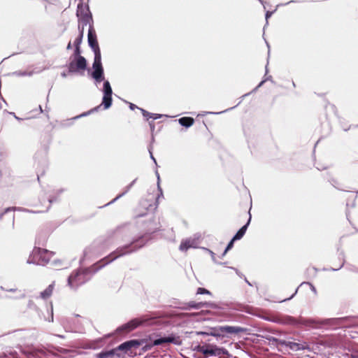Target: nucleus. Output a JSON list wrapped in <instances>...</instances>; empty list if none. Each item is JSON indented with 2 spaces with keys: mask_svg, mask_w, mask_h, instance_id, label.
Returning a JSON list of instances; mask_svg holds the SVG:
<instances>
[{
  "mask_svg": "<svg viewBox=\"0 0 358 358\" xmlns=\"http://www.w3.org/2000/svg\"><path fill=\"white\" fill-rule=\"evenodd\" d=\"M148 238L145 234L138 238H134L129 243L119 247L115 252L102 259L92 266L84 270L79 269L73 271L68 278V285L72 289L78 288L80 285L89 280L93 273L106 265L120 257L131 254L141 248L145 244Z\"/></svg>",
  "mask_w": 358,
  "mask_h": 358,
  "instance_id": "1",
  "label": "nucleus"
},
{
  "mask_svg": "<svg viewBox=\"0 0 358 358\" xmlns=\"http://www.w3.org/2000/svg\"><path fill=\"white\" fill-rule=\"evenodd\" d=\"M87 41L89 46L91 48L94 55V62L92 64V72L91 76L92 78L94 80V83L96 85L101 83L102 81H104L102 90L103 96L101 105L96 106L89 111L80 114V115L76 116L73 117L75 120L81 117L87 116L92 113L97 112L101 108V105L103 106L104 109L109 108L112 105L113 90L109 81L105 80L104 71L101 63V50L97 41L96 34L93 26H90L88 29Z\"/></svg>",
  "mask_w": 358,
  "mask_h": 358,
  "instance_id": "2",
  "label": "nucleus"
},
{
  "mask_svg": "<svg viewBox=\"0 0 358 358\" xmlns=\"http://www.w3.org/2000/svg\"><path fill=\"white\" fill-rule=\"evenodd\" d=\"M53 255L54 252L51 251L35 247L27 259V263L45 266Z\"/></svg>",
  "mask_w": 358,
  "mask_h": 358,
  "instance_id": "3",
  "label": "nucleus"
},
{
  "mask_svg": "<svg viewBox=\"0 0 358 358\" xmlns=\"http://www.w3.org/2000/svg\"><path fill=\"white\" fill-rule=\"evenodd\" d=\"M87 67V61L84 57H79L78 58H71V61L68 64L69 73H76L80 70L84 71Z\"/></svg>",
  "mask_w": 358,
  "mask_h": 358,
  "instance_id": "4",
  "label": "nucleus"
},
{
  "mask_svg": "<svg viewBox=\"0 0 358 358\" xmlns=\"http://www.w3.org/2000/svg\"><path fill=\"white\" fill-rule=\"evenodd\" d=\"M338 319L331 318V319H325L323 320H316L314 319H308L305 320L303 318H301V326L304 325L306 327H317L320 325H329V324H334L336 321Z\"/></svg>",
  "mask_w": 358,
  "mask_h": 358,
  "instance_id": "5",
  "label": "nucleus"
},
{
  "mask_svg": "<svg viewBox=\"0 0 358 358\" xmlns=\"http://www.w3.org/2000/svg\"><path fill=\"white\" fill-rule=\"evenodd\" d=\"M173 343L175 345H180L181 341L178 336H175L173 335H170L166 337H162L153 341L152 343L149 345L145 346V350L150 349L151 347L154 345H160L163 343Z\"/></svg>",
  "mask_w": 358,
  "mask_h": 358,
  "instance_id": "6",
  "label": "nucleus"
},
{
  "mask_svg": "<svg viewBox=\"0 0 358 358\" xmlns=\"http://www.w3.org/2000/svg\"><path fill=\"white\" fill-rule=\"evenodd\" d=\"M219 347L213 345H199L195 348V350L202 353L206 358L210 357H216L217 355H219L217 352V349Z\"/></svg>",
  "mask_w": 358,
  "mask_h": 358,
  "instance_id": "7",
  "label": "nucleus"
},
{
  "mask_svg": "<svg viewBox=\"0 0 358 358\" xmlns=\"http://www.w3.org/2000/svg\"><path fill=\"white\" fill-rule=\"evenodd\" d=\"M145 321L143 320L135 318L134 320H131L129 322L122 325L121 327H118L117 329V331L120 332V333L122 331L129 332V331L135 329L136 328H137L138 326L142 324Z\"/></svg>",
  "mask_w": 358,
  "mask_h": 358,
  "instance_id": "8",
  "label": "nucleus"
},
{
  "mask_svg": "<svg viewBox=\"0 0 358 358\" xmlns=\"http://www.w3.org/2000/svg\"><path fill=\"white\" fill-rule=\"evenodd\" d=\"M199 245V238H189L182 241L179 249L181 251H187L189 248H196Z\"/></svg>",
  "mask_w": 358,
  "mask_h": 358,
  "instance_id": "9",
  "label": "nucleus"
},
{
  "mask_svg": "<svg viewBox=\"0 0 358 358\" xmlns=\"http://www.w3.org/2000/svg\"><path fill=\"white\" fill-rule=\"evenodd\" d=\"M218 330L222 335L237 334L244 331L242 327L229 325L220 326Z\"/></svg>",
  "mask_w": 358,
  "mask_h": 358,
  "instance_id": "10",
  "label": "nucleus"
},
{
  "mask_svg": "<svg viewBox=\"0 0 358 358\" xmlns=\"http://www.w3.org/2000/svg\"><path fill=\"white\" fill-rule=\"evenodd\" d=\"M275 322L278 323H281L283 324H289L294 327H300L301 326V318L296 319L292 316L289 315H285L282 316L281 318L278 319V320H275Z\"/></svg>",
  "mask_w": 358,
  "mask_h": 358,
  "instance_id": "11",
  "label": "nucleus"
},
{
  "mask_svg": "<svg viewBox=\"0 0 358 358\" xmlns=\"http://www.w3.org/2000/svg\"><path fill=\"white\" fill-rule=\"evenodd\" d=\"M139 345H140V343L138 341L131 340V341H129L122 343L115 350H117V351L122 350V351L127 352L128 350H131V348H137Z\"/></svg>",
  "mask_w": 358,
  "mask_h": 358,
  "instance_id": "12",
  "label": "nucleus"
},
{
  "mask_svg": "<svg viewBox=\"0 0 358 358\" xmlns=\"http://www.w3.org/2000/svg\"><path fill=\"white\" fill-rule=\"evenodd\" d=\"M287 347H288L291 350L293 351H299L303 350H310V346L306 343H296L289 341L287 343Z\"/></svg>",
  "mask_w": 358,
  "mask_h": 358,
  "instance_id": "13",
  "label": "nucleus"
},
{
  "mask_svg": "<svg viewBox=\"0 0 358 358\" xmlns=\"http://www.w3.org/2000/svg\"><path fill=\"white\" fill-rule=\"evenodd\" d=\"M92 15L89 6L80 2L77 6L76 15L78 17Z\"/></svg>",
  "mask_w": 358,
  "mask_h": 358,
  "instance_id": "14",
  "label": "nucleus"
},
{
  "mask_svg": "<svg viewBox=\"0 0 358 358\" xmlns=\"http://www.w3.org/2000/svg\"><path fill=\"white\" fill-rule=\"evenodd\" d=\"M136 180H137L136 178L134 179L130 184H129L127 186H126L124 188L123 192L122 193L119 194L115 199H113L111 201H110L105 206H108V205L115 202L117 200H118L119 199L122 197L124 195H125L131 189V188L133 187V185L135 184V182H136Z\"/></svg>",
  "mask_w": 358,
  "mask_h": 358,
  "instance_id": "15",
  "label": "nucleus"
},
{
  "mask_svg": "<svg viewBox=\"0 0 358 358\" xmlns=\"http://www.w3.org/2000/svg\"><path fill=\"white\" fill-rule=\"evenodd\" d=\"M250 220H251V217H249V219L247 222V223L243 225L237 232L236 234L234 236L233 238L234 240L235 241H237V240H240L241 238H243V236L245 235V231L250 224Z\"/></svg>",
  "mask_w": 358,
  "mask_h": 358,
  "instance_id": "16",
  "label": "nucleus"
},
{
  "mask_svg": "<svg viewBox=\"0 0 358 358\" xmlns=\"http://www.w3.org/2000/svg\"><path fill=\"white\" fill-rule=\"evenodd\" d=\"M55 287V283L52 282L43 292L40 293V298L43 299H48L52 294L53 289Z\"/></svg>",
  "mask_w": 358,
  "mask_h": 358,
  "instance_id": "17",
  "label": "nucleus"
},
{
  "mask_svg": "<svg viewBox=\"0 0 358 358\" xmlns=\"http://www.w3.org/2000/svg\"><path fill=\"white\" fill-rule=\"evenodd\" d=\"M188 306H189V308H194V309H200L203 307H206V308L212 307L211 303H207V302L196 303L194 301H189L188 303Z\"/></svg>",
  "mask_w": 358,
  "mask_h": 358,
  "instance_id": "18",
  "label": "nucleus"
},
{
  "mask_svg": "<svg viewBox=\"0 0 358 358\" xmlns=\"http://www.w3.org/2000/svg\"><path fill=\"white\" fill-rule=\"evenodd\" d=\"M129 233V229L127 227H117L114 231H113V236L119 238L124 235H127Z\"/></svg>",
  "mask_w": 358,
  "mask_h": 358,
  "instance_id": "19",
  "label": "nucleus"
},
{
  "mask_svg": "<svg viewBox=\"0 0 358 358\" xmlns=\"http://www.w3.org/2000/svg\"><path fill=\"white\" fill-rule=\"evenodd\" d=\"M78 24H81L83 25L87 26L89 25V28L90 26H93V19L92 15H87L81 17H78Z\"/></svg>",
  "mask_w": 358,
  "mask_h": 358,
  "instance_id": "20",
  "label": "nucleus"
},
{
  "mask_svg": "<svg viewBox=\"0 0 358 358\" xmlns=\"http://www.w3.org/2000/svg\"><path fill=\"white\" fill-rule=\"evenodd\" d=\"M178 122L180 125L188 128L194 124V120L192 117H183L180 118L178 120Z\"/></svg>",
  "mask_w": 358,
  "mask_h": 358,
  "instance_id": "21",
  "label": "nucleus"
},
{
  "mask_svg": "<svg viewBox=\"0 0 358 358\" xmlns=\"http://www.w3.org/2000/svg\"><path fill=\"white\" fill-rule=\"evenodd\" d=\"M117 350L113 349L108 351H103L96 355V358H108L113 357L116 352Z\"/></svg>",
  "mask_w": 358,
  "mask_h": 358,
  "instance_id": "22",
  "label": "nucleus"
},
{
  "mask_svg": "<svg viewBox=\"0 0 358 358\" xmlns=\"http://www.w3.org/2000/svg\"><path fill=\"white\" fill-rule=\"evenodd\" d=\"M1 289H3L6 292L17 293V294L15 296L16 299L23 298L25 296L24 293L22 290H19L16 287H13V288H10V289H4L3 287H1Z\"/></svg>",
  "mask_w": 358,
  "mask_h": 358,
  "instance_id": "23",
  "label": "nucleus"
},
{
  "mask_svg": "<svg viewBox=\"0 0 358 358\" xmlns=\"http://www.w3.org/2000/svg\"><path fill=\"white\" fill-rule=\"evenodd\" d=\"M217 353L219 355H217L216 357L219 358H224L225 355H228V351L223 348H219Z\"/></svg>",
  "mask_w": 358,
  "mask_h": 358,
  "instance_id": "24",
  "label": "nucleus"
},
{
  "mask_svg": "<svg viewBox=\"0 0 358 358\" xmlns=\"http://www.w3.org/2000/svg\"><path fill=\"white\" fill-rule=\"evenodd\" d=\"M94 248H87L84 251V259H87L90 257L91 255L93 253Z\"/></svg>",
  "mask_w": 358,
  "mask_h": 358,
  "instance_id": "25",
  "label": "nucleus"
},
{
  "mask_svg": "<svg viewBox=\"0 0 358 358\" xmlns=\"http://www.w3.org/2000/svg\"><path fill=\"white\" fill-rule=\"evenodd\" d=\"M197 294H209L211 295V292L208 291V289L203 288V287H199L196 291Z\"/></svg>",
  "mask_w": 358,
  "mask_h": 358,
  "instance_id": "26",
  "label": "nucleus"
},
{
  "mask_svg": "<svg viewBox=\"0 0 358 358\" xmlns=\"http://www.w3.org/2000/svg\"><path fill=\"white\" fill-rule=\"evenodd\" d=\"M83 36L82 34H79L78 36L74 41L75 47H80Z\"/></svg>",
  "mask_w": 358,
  "mask_h": 358,
  "instance_id": "27",
  "label": "nucleus"
},
{
  "mask_svg": "<svg viewBox=\"0 0 358 358\" xmlns=\"http://www.w3.org/2000/svg\"><path fill=\"white\" fill-rule=\"evenodd\" d=\"M81 51H80V47H75L74 52L73 55V58L76 59L79 57H82L80 55Z\"/></svg>",
  "mask_w": 358,
  "mask_h": 358,
  "instance_id": "28",
  "label": "nucleus"
},
{
  "mask_svg": "<svg viewBox=\"0 0 358 358\" xmlns=\"http://www.w3.org/2000/svg\"><path fill=\"white\" fill-rule=\"evenodd\" d=\"M235 240H234V238H232L231 240V241L228 243L226 249L224 250V252L222 253V256H224L226 255V253L227 252L228 250H229L234 245V242Z\"/></svg>",
  "mask_w": 358,
  "mask_h": 358,
  "instance_id": "29",
  "label": "nucleus"
},
{
  "mask_svg": "<svg viewBox=\"0 0 358 358\" xmlns=\"http://www.w3.org/2000/svg\"><path fill=\"white\" fill-rule=\"evenodd\" d=\"M14 74L19 76H31V72H27V71H16L14 73Z\"/></svg>",
  "mask_w": 358,
  "mask_h": 358,
  "instance_id": "30",
  "label": "nucleus"
},
{
  "mask_svg": "<svg viewBox=\"0 0 358 358\" xmlns=\"http://www.w3.org/2000/svg\"><path fill=\"white\" fill-rule=\"evenodd\" d=\"M202 249L204 250L205 251L208 252L210 255V257L214 262H217L216 259H215V254L212 250H210L206 248H202Z\"/></svg>",
  "mask_w": 358,
  "mask_h": 358,
  "instance_id": "31",
  "label": "nucleus"
},
{
  "mask_svg": "<svg viewBox=\"0 0 358 358\" xmlns=\"http://www.w3.org/2000/svg\"><path fill=\"white\" fill-rule=\"evenodd\" d=\"M139 110L141 111L143 117L145 118H146V120H148L149 118H150L151 113L148 112L147 110H144L143 108H139Z\"/></svg>",
  "mask_w": 358,
  "mask_h": 358,
  "instance_id": "32",
  "label": "nucleus"
},
{
  "mask_svg": "<svg viewBox=\"0 0 358 358\" xmlns=\"http://www.w3.org/2000/svg\"><path fill=\"white\" fill-rule=\"evenodd\" d=\"M271 80V76H268V78H266V79H264V80H262V81L259 83V85H257V87L253 90V91H252V92H255V91H257V89H258L259 87H262V86L264 85V83L266 80Z\"/></svg>",
  "mask_w": 358,
  "mask_h": 358,
  "instance_id": "33",
  "label": "nucleus"
},
{
  "mask_svg": "<svg viewBox=\"0 0 358 358\" xmlns=\"http://www.w3.org/2000/svg\"><path fill=\"white\" fill-rule=\"evenodd\" d=\"M157 189H158V191H159V194L157 195V201L159 199L160 197H163V191H162V187H160V184H157Z\"/></svg>",
  "mask_w": 358,
  "mask_h": 358,
  "instance_id": "34",
  "label": "nucleus"
},
{
  "mask_svg": "<svg viewBox=\"0 0 358 358\" xmlns=\"http://www.w3.org/2000/svg\"><path fill=\"white\" fill-rule=\"evenodd\" d=\"M16 209V208H7L4 210V211L1 213H0V220H1L3 218V216L5 213L9 212V211H11V210H15Z\"/></svg>",
  "mask_w": 358,
  "mask_h": 358,
  "instance_id": "35",
  "label": "nucleus"
},
{
  "mask_svg": "<svg viewBox=\"0 0 358 358\" xmlns=\"http://www.w3.org/2000/svg\"><path fill=\"white\" fill-rule=\"evenodd\" d=\"M85 25H83L81 24H78V31H79V34H82V36H83L84 35V29H85Z\"/></svg>",
  "mask_w": 358,
  "mask_h": 358,
  "instance_id": "36",
  "label": "nucleus"
},
{
  "mask_svg": "<svg viewBox=\"0 0 358 358\" xmlns=\"http://www.w3.org/2000/svg\"><path fill=\"white\" fill-rule=\"evenodd\" d=\"M303 284H307L310 286V289L315 293L316 294L317 293V291H316V289L315 287L310 283V282H303L301 284V285H303Z\"/></svg>",
  "mask_w": 358,
  "mask_h": 358,
  "instance_id": "37",
  "label": "nucleus"
},
{
  "mask_svg": "<svg viewBox=\"0 0 358 358\" xmlns=\"http://www.w3.org/2000/svg\"><path fill=\"white\" fill-rule=\"evenodd\" d=\"M162 116V115L151 113L150 118H152L153 120H157V119L160 118Z\"/></svg>",
  "mask_w": 358,
  "mask_h": 358,
  "instance_id": "38",
  "label": "nucleus"
},
{
  "mask_svg": "<svg viewBox=\"0 0 358 358\" xmlns=\"http://www.w3.org/2000/svg\"><path fill=\"white\" fill-rule=\"evenodd\" d=\"M331 183L332 184L333 186H334L337 189H340V187H338V182L337 180H334V179H332L331 180Z\"/></svg>",
  "mask_w": 358,
  "mask_h": 358,
  "instance_id": "39",
  "label": "nucleus"
},
{
  "mask_svg": "<svg viewBox=\"0 0 358 358\" xmlns=\"http://www.w3.org/2000/svg\"><path fill=\"white\" fill-rule=\"evenodd\" d=\"M273 12H271V11H267V12L266 13V15H265V17H266V21H267V20H268V18L272 15V14H273Z\"/></svg>",
  "mask_w": 358,
  "mask_h": 358,
  "instance_id": "40",
  "label": "nucleus"
},
{
  "mask_svg": "<svg viewBox=\"0 0 358 358\" xmlns=\"http://www.w3.org/2000/svg\"><path fill=\"white\" fill-rule=\"evenodd\" d=\"M149 152H150V158L153 160V162L157 164V162H156V159L154 157L153 155H152V152L151 151V148L150 147L149 148Z\"/></svg>",
  "mask_w": 358,
  "mask_h": 358,
  "instance_id": "41",
  "label": "nucleus"
},
{
  "mask_svg": "<svg viewBox=\"0 0 358 358\" xmlns=\"http://www.w3.org/2000/svg\"><path fill=\"white\" fill-rule=\"evenodd\" d=\"M129 108L131 110H134L135 108H138V109L140 108L138 106H136L135 104L131 103H129Z\"/></svg>",
  "mask_w": 358,
  "mask_h": 358,
  "instance_id": "42",
  "label": "nucleus"
},
{
  "mask_svg": "<svg viewBox=\"0 0 358 358\" xmlns=\"http://www.w3.org/2000/svg\"><path fill=\"white\" fill-rule=\"evenodd\" d=\"M298 289H299V287L295 290L294 293V294H293L290 297H289L288 299H284V300H282V301H287V300H289V299H292V298L294 297V296L295 294H296V293H297V292H298Z\"/></svg>",
  "mask_w": 358,
  "mask_h": 358,
  "instance_id": "43",
  "label": "nucleus"
},
{
  "mask_svg": "<svg viewBox=\"0 0 358 358\" xmlns=\"http://www.w3.org/2000/svg\"><path fill=\"white\" fill-rule=\"evenodd\" d=\"M79 329L78 325H76L73 327L70 328L69 331H76Z\"/></svg>",
  "mask_w": 358,
  "mask_h": 358,
  "instance_id": "44",
  "label": "nucleus"
},
{
  "mask_svg": "<svg viewBox=\"0 0 358 358\" xmlns=\"http://www.w3.org/2000/svg\"><path fill=\"white\" fill-rule=\"evenodd\" d=\"M149 124H150V129L152 131H154L155 129V124H154V122L152 121V122H149Z\"/></svg>",
  "mask_w": 358,
  "mask_h": 358,
  "instance_id": "45",
  "label": "nucleus"
},
{
  "mask_svg": "<svg viewBox=\"0 0 358 358\" xmlns=\"http://www.w3.org/2000/svg\"><path fill=\"white\" fill-rule=\"evenodd\" d=\"M56 199L53 196H50L48 199V201L50 203H52L53 201H55Z\"/></svg>",
  "mask_w": 358,
  "mask_h": 358,
  "instance_id": "46",
  "label": "nucleus"
},
{
  "mask_svg": "<svg viewBox=\"0 0 358 358\" xmlns=\"http://www.w3.org/2000/svg\"><path fill=\"white\" fill-rule=\"evenodd\" d=\"M349 269L353 272H358V268H355V266H351Z\"/></svg>",
  "mask_w": 358,
  "mask_h": 358,
  "instance_id": "47",
  "label": "nucleus"
},
{
  "mask_svg": "<svg viewBox=\"0 0 358 358\" xmlns=\"http://www.w3.org/2000/svg\"><path fill=\"white\" fill-rule=\"evenodd\" d=\"M343 264H344V262H342V264H341L338 268H331V270H333V271H338V270H339L341 267H343Z\"/></svg>",
  "mask_w": 358,
  "mask_h": 358,
  "instance_id": "48",
  "label": "nucleus"
},
{
  "mask_svg": "<svg viewBox=\"0 0 358 358\" xmlns=\"http://www.w3.org/2000/svg\"><path fill=\"white\" fill-rule=\"evenodd\" d=\"M72 48V45H71V43L69 42L66 46V49L67 50H71Z\"/></svg>",
  "mask_w": 358,
  "mask_h": 358,
  "instance_id": "49",
  "label": "nucleus"
},
{
  "mask_svg": "<svg viewBox=\"0 0 358 358\" xmlns=\"http://www.w3.org/2000/svg\"><path fill=\"white\" fill-rule=\"evenodd\" d=\"M156 175H157V183L160 182V177H159V174L157 171H156Z\"/></svg>",
  "mask_w": 358,
  "mask_h": 358,
  "instance_id": "50",
  "label": "nucleus"
},
{
  "mask_svg": "<svg viewBox=\"0 0 358 358\" xmlns=\"http://www.w3.org/2000/svg\"><path fill=\"white\" fill-rule=\"evenodd\" d=\"M157 229V227H155V228H152L149 230L150 233H153L155 232L156 230Z\"/></svg>",
  "mask_w": 358,
  "mask_h": 358,
  "instance_id": "51",
  "label": "nucleus"
},
{
  "mask_svg": "<svg viewBox=\"0 0 358 358\" xmlns=\"http://www.w3.org/2000/svg\"><path fill=\"white\" fill-rule=\"evenodd\" d=\"M28 306L29 308H32V306H34V303L31 301H29V303H28Z\"/></svg>",
  "mask_w": 358,
  "mask_h": 358,
  "instance_id": "52",
  "label": "nucleus"
},
{
  "mask_svg": "<svg viewBox=\"0 0 358 358\" xmlns=\"http://www.w3.org/2000/svg\"><path fill=\"white\" fill-rule=\"evenodd\" d=\"M350 358H358V354H352Z\"/></svg>",
  "mask_w": 358,
  "mask_h": 358,
  "instance_id": "53",
  "label": "nucleus"
},
{
  "mask_svg": "<svg viewBox=\"0 0 358 358\" xmlns=\"http://www.w3.org/2000/svg\"><path fill=\"white\" fill-rule=\"evenodd\" d=\"M61 76H62V77H63V78H66V77L67 76V73H66V72H64H64H62V73H61Z\"/></svg>",
  "mask_w": 358,
  "mask_h": 358,
  "instance_id": "54",
  "label": "nucleus"
},
{
  "mask_svg": "<svg viewBox=\"0 0 358 358\" xmlns=\"http://www.w3.org/2000/svg\"><path fill=\"white\" fill-rule=\"evenodd\" d=\"M62 192V189H59L57 191V195H59Z\"/></svg>",
  "mask_w": 358,
  "mask_h": 358,
  "instance_id": "55",
  "label": "nucleus"
},
{
  "mask_svg": "<svg viewBox=\"0 0 358 358\" xmlns=\"http://www.w3.org/2000/svg\"><path fill=\"white\" fill-rule=\"evenodd\" d=\"M245 282L250 285V286H252V285L250 284V282L245 278Z\"/></svg>",
  "mask_w": 358,
  "mask_h": 358,
  "instance_id": "56",
  "label": "nucleus"
},
{
  "mask_svg": "<svg viewBox=\"0 0 358 358\" xmlns=\"http://www.w3.org/2000/svg\"><path fill=\"white\" fill-rule=\"evenodd\" d=\"M50 322H52L53 321V314L52 313H51V320H49Z\"/></svg>",
  "mask_w": 358,
  "mask_h": 358,
  "instance_id": "57",
  "label": "nucleus"
},
{
  "mask_svg": "<svg viewBox=\"0 0 358 358\" xmlns=\"http://www.w3.org/2000/svg\"><path fill=\"white\" fill-rule=\"evenodd\" d=\"M197 334H206V333H204V332H198Z\"/></svg>",
  "mask_w": 358,
  "mask_h": 358,
  "instance_id": "58",
  "label": "nucleus"
},
{
  "mask_svg": "<svg viewBox=\"0 0 358 358\" xmlns=\"http://www.w3.org/2000/svg\"><path fill=\"white\" fill-rule=\"evenodd\" d=\"M222 112H217V113H213V114H220L222 113Z\"/></svg>",
  "mask_w": 358,
  "mask_h": 358,
  "instance_id": "59",
  "label": "nucleus"
},
{
  "mask_svg": "<svg viewBox=\"0 0 358 358\" xmlns=\"http://www.w3.org/2000/svg\"><path fill=\"white\" fill-rule=\"evenodd\" d=\"M292 2H293V1H289V2H287V3H285V5H287V4H288V3H292Z\"/></svg>",
  "mask_w": 358,
  "mask_h": 358,
  "instance_id": "60",
  "label": "nucleus"
},
{
  "mask_svg": "<svg viewBox=\"0 0 358 358\" xmlns=\"http://www.w3.org/2000/svg\"><path fill=\"white\" fill-rule=\"evenodd\" d=\"M261 3H263L264 1L262 0H258Z\"/></svg>",
  "mask_w": 358,
  "mask_h": 358,
  "instance_id": "61",
  "label": "nucleus"
},
{
  "mask_svg": "<svg viewBox=\"0 0 358 358\" xmlns=\"http://www.w3.org/2000/svg\"><path fill=\"white\" fill-rule=\"evenodd\" d=\"M39 108H40L41 112H42L43 110H42V108H41V106H39Z\"/></svg>",
  "mask_w": 358,
  "mask_h": 358,
  "instance_id": "62",
  "label": "nucleus"
},
{
  "mask_svg": "<svg viewBox=\"0 0 358 358\" xmlns=\"http://www.w3.org/2000/svg\"><path fill=\"white\" fill-rule=\"evenodd\" d=\"M357 193H358V192H357Z\"/></svg>",
  "mask_w": 358,
  "mask_h": 358,
  "instance_id": "63",
  "label": "nucleus"
}]
</instances>
